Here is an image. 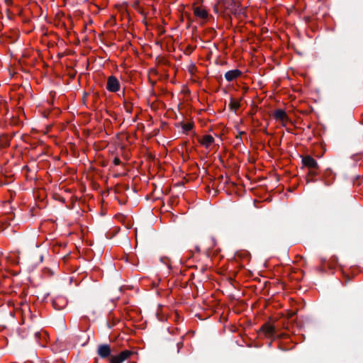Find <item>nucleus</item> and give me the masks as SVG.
I'll use <instances>...</instances> for the list:
<instances>
[{
	"label": "nucleus",
	"mask_w": 363,
	"mask_h": 363,
	"mask_svg": "<svg viewBox=\"0 0 363 363\" xmlns=\"http://www.w3.org/2000/svg\"><path fill=\"white\" fill-rule=\"evenodd\" d=\"M177 347H178V351L183 347V342H179L177 344Z\"/></svg>",
	"instance_id": "20"
},
{
	"label": "nucleus",
	"mask_w": 363,
	"mask_h": 363,
	"mask_svg": "<svg viewBox=\"0 0 363 363\" xmlns=\"http://www.w3.org/2000/svg\"><path fill=\"white\" fill-rule=\"evenodd\" d=\"M213 142L214 138H213V136H211V135H205L203 137L202 140L201 141V144L207 147L212 145Z\"/></svg>",
	"instance_id": "10"
},
{
	"label": "nucleus",
	"mask_w": 363,
	"mask_h": 363,
	"mask_svg": "<svg viewBox=\"0 0 363 363\" xmlns=\"http://www.w3.org/2000/svg\"><path fill=\"white\" fill-rule=\"evenodd\" d=\"M75 77V74H71V77L74 78Z\"/></svg>",
	"instance_id": "26"
},
{
	"label": "nucleus",
	"mask_w": 363,
	"mask_h": 363,
	"mask_svg": "<svg viewBox=\"0 0 363 363\" xmlns=\"http://www.w3.org/2000/svg\"><path fill=\"white\" fill-rule=\"evenodd\" d=\"M124 108L126 112L130 113L133 111V105L130 103L124 101Z\"/></svg>",
	"instance_id": "14"
},
{
	"label": "nucleus",
	"mask_w": 363,
	"mask_h": 363,
	"mask_svg": "<svg viewBox=\"0 0 363 363\" xmlns=\"http://www.w3.org/2000/svg\"><path fill=\"white\" fill-rule=\"evenodd\" d=\"M240 106V101H235L233 98L230 99L228 107L230 111H236Z\"/></svg>",
	"instance_id": "12"
},
{
	"label": "nucleus",
	"mask_w": 363,
	"mask_h": 363,
	"mask_svg": "<svg viewBox=\"0 0 363 363\" xmlns=\"http://www.w3.org/2000/svg\"><path fill=\"white\" fill-rule=\"evenodd\" d=\"M138 5H139L138 1H136V2L134 4L133 7H135H135H136V6H138Z\"/></svg>",
	"instance_id": "23"
},
{
	"label": "nucleus",
	"mask_w": 363,
	"mask_h": 363,
	"mask_svg": "<svg viewBox=\"0 0 363 363\" xmlns=\"http://www.w3.org/2000/svg\"><path fill=\"white\" fill-rule=\"evenodd\" d=\"M97 354L103 359L111 358V350L110 346L107 344L99 345L97 349Z\"/></svg>",
	"instance_id": "5"
},
{
	"label": "nucleus",
	"mask_w": 363,
	"mask_h": 363,
	"mask_svg": "<svg viewBox=\"0 0 363 363\" xmlns=\"http://www.w3.org/2000/svg\"><path fill=\"white\" fill-rule=\"evenodd\" d=\"M41 335H42V334H41V333H40V332H35V337L36 340L40 339V337H41Z\"/></svg>",
	"instance_id": "19"
},
{
	"label": "nucleus",
	"mask_w": 363,
	"mask_h": 363,
	"mask_svg": "<svg viewBox=\"0 0 363 363\" xmlns=\"http://www.w3.org/2000/svg\"><path fill=\"white\" fill-rule=\"evenodd\" d=\"M189 50H190V52L193 51V49L192 48H189Z\"/></svg>",
	"instance_id": "28"
},
{
	"label": "nucleus",
	"mask_w": 363,
	"mask_h": 363,
	"mask_svg": "<svg viewBox=\"0 0 363 363\" xmlns=\"http://www.w3.org/2000/svg\"><path fill=\"white\" fill-rule=\"evenodd\" d=\"M113 164H114L115 165H119V164H121V160H120V159H119L118 157H115V158L113 159Z\"/></svg>",
	"instance_id": "17"
},
{
	"label": "nucleus",
	"mask_w": 363,
	"mask_h": 363,
	"mask_svg": "<svg viewBox=\"0 0 363 363\" xmlns=\"http://www.w3.org/2000/svg\"><path fill=\"white\" fill-rule=\"evenodd\" d=\"M303 164L310 169H319V165L317 161L310 155H306L302 157Z\"/></svg>",
	"instance_id": "6"
},
{
	"label": "nucleus",
	"mask_w": 363,
	"mask_h": 363,
	"mask_svg": "<svg viewBox=\"0 0 363 363\" xmlns=\"http://www.w3.org/2000/svg\"><path fill=\"white\" fill-rule=\"evenodd\" d=\"M274 118L278 121H284L288 119V116L286 112L282 109H277L274 114Z\"/></svg>",
	"instance_id": "9"
},
{
	"label": "nucleus",
	"mask_w": 363,
	"mask_h": 363,
	"mask_svg": "<svg viewBox=\"0 0 363 363\" xmlns=\"http://www.w3.org/2000/svg\"><path fill=\"white\" fill-rule=\"evenodd\" d=\"M242 74V72L238 69L228 71L225 74V78L228 82H233Z\"/></svg>",
	"instance_id": "8"
},
{
	"label": "nucleus",
	"mask_w": 363,
	"mask_h": 363,
	"mask_svg": "<svg viewBox=\"0 0 363 363\" xmlns=\"http://www.w3.org/2000/svg\"><path fill=\"white\" fill-rule=\"evenodd\" d=\"M315 182V180H313V179H310V180H309V179H307V182H308H308Z\"/></svg>",
	"instance_id": "24"
},
{
	"label": "nucleus",
	"mask_w": 363,
	"mask_h": 363,
	"mask_svg": "<svg viewBox=\"0 0 363 363\" xmlns=\"http://www.w3.org/2000/svg\"><path fill=\"white\" fill-rule=\"evenodd\" d=\"M1 145L4 147H7L9 145V141L8 140L6 136H4L1 139Z\"/></svg>",
	"instance_id": "16"
},
{
	"label": "nucleus",
	"mask_w": 363,
	"mask_h": 363,
	"mask_svg": "<svg viewBox=\"0 0 363 363\" xmlns=\"http://www.w3.org/2000/svg\"><path fill=\"white\" fill-rule=\"evenodd\" d=\"M189 50H190V52L193 51V49L192 48H189Z\"/></svg>",
	"instance_id": "27"
},
{
	"label": "nucleus",
	"mask_w": 363,
	"mask_h": 363,
	"mask_svg": "<svg viewBox=\"0 0 363 363\" xmlns=\"http://www.w3.org/2000/svg\"><path fill=\"white\" fill-rule=\"evenodd\" d=\"M180 125H181L182 129L184 130V131H185V132H188V131L191 130L194 126V123L192 122L188 123L181 122Z\"/></svg>",
	"instance_id": "13"
},
{
	"label": "nucleus",
	"mask_w": 363,
	"mask_h": 363,
	"mask_svg": "<svg viewBox=\"0 0 363 363\" xmlns=\"http://www.w3.org/2000/svg\"><path fill=\"white\" fill-rule=\"evenodd\" d=\"M222 9L220 8V5H219V4H218V3H217V4H216V5H215V6H214V11H215V12L218 13V12H219V9Z\"/></svg>",
	"instance_id": "18"
},
{
	"label": "nucleus",
	"mask_w": 363,
	"mask_h": 363,
	"mask_svg": "<svg viewBox=\"0 0 363 363\" xmlns=\"http://www.w3.org/2000/svg\"><path fill=\"white\" fill-rule=\"evenodd\" d=\"M245 134V132H240L239 135H238L236 138H238L240 140H241V135Z\"/></svg>",
	"instance_id": "21"
},
{
	"label": "nucleus",
	"mask_w": 363,
	"mask_h": 363,
	"mask_svg": "<svg viewBox=\"0 0 363 363\" xmlns=\"http://www.w3.org/2000/svg\"><path fill=\"white\" fill-rule=\"evenodd\" d=\"M43 257L41 255V256H40V261L42 262V261H43Z\"/></svg>",
	"instance_id": "25"
},
{
	"label": "nucleus",
	"mask_w": 363,
	"mask_h": 363,
	"mask_svg": "<svg viewBox=\"0 0 363 363\" xmlns=\"http://www.w3.org/2000/svg\"><path fill=\"white\" fill-rule=\"evenodd\" d=\"M218 4L220 5V8L224 11L229 10L235 15L240 13L241 4L236 3L233 0H219Z\"/></svg>",
	"instance_id": "1"
},
{
	"label": "nucleus",
	"mask_w": 363,
	"mask_h": 363,
	"mask_svg": "<svg viewBox=\"0 0 363 363\" xmlns=\"http://www.w3.org/2000/svg\"><path fill=\"white\" fill-rule=\"evenodd\" d=\"M120 82L115 76H110L107 79L106 89L111 92H116L120 89Z\"/></svg>",
	"instance_id": "2"
},
{
	"label": "nucleus",
	"mask_w": 363,
	"mask_h": 363,
	"mask_svg": "<svg viewBox=\"0 0 363 363\" xmlns=\"http://www.w3.org/2000/svg\"><path fill=\"white\" fill-rule=\"evenodd\" d=\"M194 14L198 16V17H200L203 19H205L208 17V13L206 10L204 9H201V8L199 7H196L194 9Z\"/></svg>",
	"instance_id": "11"
},
{
	"label": "nucleus",
	"mask_w": 363,
	"mask_h": 363,
	"mask_svg": "<svg viewBox=\"0 0 363 363\" xmlns=\"http://www.w3.org/2000/svg\"><path fill=\"white\" fill-rule=\"evenodd\" d=\"M319 174V169H308V175L310 177H315Z\"/></svg>",
	"instance_id": "15"
},
{
	"label": "nucleus",
	"mask_w": 363,
	"mask_h": 363,
	"mask_svg": "<svg viewBox=\"0 0 363 363\" xmlns=\"http://www.w3.org/2000/svg\"><path fill=\"white\" fill-rule=\"evenodd\" d=\"M53 308L57 311L62 310L67 305V300L64 296H57L52 301Z\"/></svg>",
	"instance_id": "4"
},
{
	"label": "nucleus",
	"mask_w": 363,
	"mask_h": 363,
	"mask_svg": "<svg viewBox=\"0 0 363 363\" xmlns=\"http://www.w3.org/2000/svg\"><path fill=\"white\" fill-rule=\"evenodd\" d=\"M265 335L272 337L276 335L275 327L269 323H264L260 329Z\"/></svg>",
	"instance_id": "7"
},
{
	"label": "nucleus",
	"mask_w": 363,
	"mask_h": 363,
	"mask_svg": "<svg viewBox=\"0 0 363 363\" xmlns=\"http://www.w3.org/2000/svg\"><path fill=\"white\" fill-rule=\"evenodd\" d=\"M133 352L130 350H124L122 351L118 355H111L110 358V363H123L125 359H127Z\"/></svg>",
	"instance_id": "3"
},
{
	"label": "nucleus",
	"mask_w": 363,
	"mask_h": 363,
	"mask_svg": "<svg viewBox=\"0 0 363 363\" xmlns=\"http://www.w3.org/2000/svg\"><path fill=\"white\" fill-rule=\"evenodd\" d=\"M327 261V259L325 257H320V262L321 263H325Z\"/></svg>",
	"instance_id": "22"
}]
</instances>
